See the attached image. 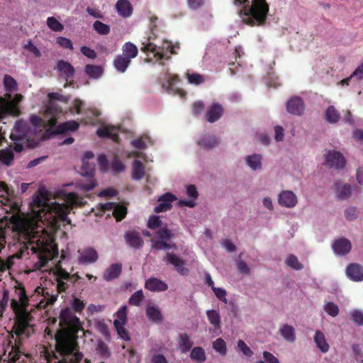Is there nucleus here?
<instances>
[{
  "label": "nucleus",
  "mask_w": 363,
  "mask_h": 363,
  "mask_svg": "<svg viewBox=\"0 0 363 363\" xmlns=\"http://www.w3.org/2000/svg\"><path fill=\"white\" fill-rule=\"evenodd\" d=\"M59 326L55 334V350L62 357L57 363H80L84 354L79 351V333H84L82 323L71 308L61 309Z\"/></svg>",
  "instance_id": "nucleus-1"
},
{
  "label": "nucleus",
  "mask_w": 363,
  "mask_h": 363,
  "mask_svg": "<svg viewBox=\"0 0 363 363\" xmlns=\"http://www.w3.org/2000/svg\"><path fill=\"white\" fill-rule=\"evenodd\" d=\"M50 193L45 189H40L38 194L33 196L30 202V208L32 216L30 232L26 228V224L24 220L13 217V230L21 233L30 234L35 233V230L39 227L38 223H44L49 221L52 218L53 220L59 219L67 224L71 223L70 219L68 218L69 207L66 204H61L56 202L49 203Z\"/></svg>",
  "instance_id": "nucleus-2"
},
{
  "label": "nucleus",
  "mask_w": 363,
  "mask_h": 363,
  "mask_svg": "<svg viewBox=\"0 0 363 363\" xmlns=\"http://www.w3.org/2000/svg\"><path fill=\"white\" fill-rule=\"evenodd\" d=\"M15 296L18 300L12 298L11 301V307L16 315L13 326L14 333L18 337L23 335L29 337L30 330H33L30 322L33 319L28 311L30 300L25 288L21 286L15 288Z\"/></svg>",
  "instance_id": "nucleus-3"
},
{
  "label": "nucleus",
  "mask_w": 363,
  "mask_h": 363,
  "mask_svg": "<svg viewBox=\"0 0 363 363\" xmlns=\"http://www.w3.org/2000/svg\"><path fill=\"white\" fill-rule=\"evenodd\" d=\"M236 6L245 5L240 11V15L250 16L257 23H264L269 12V5L265 0H253L250 6L249 0H234Z\"/></svg>",
  "instance_id": "nucleus-4"
},
{
  "label": "nucleus",
  "mask_w": 363,
  "mask_h": 363,
  "mask_svg": "<svg viewBox=\"0 0 363 363\" xmlns=\"http://www.w3.org/2000/svg\"><path fill=\"white\" fill-rule=\"evenodd\" d=\"M31 242H35V246L32 247V250L35 253H39L41 262H46L58 255V248L52 238L33 235Z\"/></svg>",
  "instance_id": "nucleus-5"
},
{
  "label": "nucleus",
  "mask_w": 363,
  "mask_h": 363,
  "mask_svg": "<svg viewBox=\"0 0 363 363\" xmlns=\"http://www.w3.org/2000/svg\"><path fill=\"white\" fill-rule=\"evenodd\" d=\"M8 101H5L0 97V119L4 118L6 115L13 116H19L21 111L18 104L23 100V96L21 94H17L11 99V94H6Z\"/></svg>",
  "instance_id": "nucleus-6"
},
{
  "label": "nucleus",
  "mask_w": 363,
  "mask_h": 363,
  "mask_svg": "<svg viewBox=\"0 0 363 363\" xmlns=\"http://www.w3.org/2000/svg\"><path fill=\"white\" fill-rule=\"evenodd\" d=\"M94 157L93 152L86 151L82 158V174L91 179L88 182H82L79 184L80 188L85 191H90L97 185L96 181L92 179L94 175V165L88 162V160L94 158Z\"/></svg>",
  "instance_id": "nucleus-7"
},
{
  "label": "nucleus",
  "mask_w": 363,
  "mask_h": 363,
  "mask_svg": "<svg viewBox=\"0 0 363 363\" xmlns=\"http://www.w3.org/2000/svg\"><path fill=\"white\" fill-rule=\"evenodd\" d=\"M155 240H152V248L156 250H162L164 247H167L168 241L174 238V233L169 229L167 223L160 228L155 233Z\"/></svg>",
  "instance_id": "nucleus-8"
},
{
  "label": "nucleus",
  "mask_w": 363,
  "mask_h": 363,
  "mask_svg": "<svg viewBox=\"0 0 363 363\" xmlns=\"http://www.w3.org/2000/svg\"><path fill=\"white\" fill-rule=\"evenodd\" d=\"M150 30L151 35L147 38V40L149 42L141 48V50L147 53V56L149 55V53H152L153 55V58H155L156 61L162 60L164 58L169 59V57H165L166 55L163 53L162 48H161L160 47H157L155 44L150 42L151 40H154L157 37L156 34V32L157 31V25L154 24Z\"/></svg>",
  "instance_id": "nucleus-9"
},
{
  "label": "nucleus",
  "mask_w": 363,
  "mask_h": 363,
  "mask_svg": "<svg viewBox=\"0 0 363 363\" xmlns=\"http://www.w3.org/2000/svg\"><path fill=\"white\" fill-rule=\"evenodd\" d=\"M345 159L343 155L336 150H330L325 156V165L329 168L342 169L345 167Z\"/></svg>",
  "instance_id": "nucleus-10"
},
{
  "label": "nucleus",
  "mask_w": 363,
  "mask_h": 363,
  "mask_svg": "<svg viewBox=\"0 0 363 363\" xmlns=\"http://www.w3.org/2000/svg\"><path fill=\"white\" fill-rule=\"evenodd\" d=\"M167 264H172L174 269L181 275H187L189 270L184 267L185 261L179 256L172 253L167 252L163 259Z\"/></svg>",
  "instance_id": "nucleus-11"
},
{
  "label": "nucleus",
  "mask_w": 363,
  "mask_h": 363,
  "mask_svg": "<svg viewBox=\"0 0 363 363\" xmlns=\"http://www.w3.org/2000/svg\"><path fill=\"white\" fill-rule=\"evenodd\" d=\"M57 281V292L55 294H52L50 297L48 298L47 301H42L40 303L36 304V307L38 308H45L48 305L53 304L57 299L58 294L65 292L69 286L66 280H55Z\"/></svg>",
  "instance_id": "nucleus-12"
},
{
  "label": "nucleus",
  "mask_w": 363,
  "mask_h": 363,
  "mask_svg": "<svg viewBox=\"0 0 363 363\" xmlns=\"http://www.w3.org/2000/svg\"><path fill=\"white\" fill-rule=\"evenodd\" d=\"M177 200V197L171 194L166 193L158 199L159 204L155 207V213L166 212L172 208V203Z\"/></svg>",
  "instance_id": "nucleus-13"
},
{
  "label": "nucleus",
  "mask_w": 363,
  "mask_h": 363,
  "mask_svg": "<svg viewBox=\"0 0 363 363\" xmlns=\"http://www.w3.org/2000/svg\"><path fill=\"white\" fill-rule=\"evenodd\" d=\"M286 109L291 114L301 116L304 111V102L299 96L293 97L286 103Z\"/></svg>",
  "instance_id": "nucleus-14"
},
{
  "label": "nucleus",
  "mask_w": 363,
  "mask_h": 363,
  "mask_svg": "<svg viewBox=\"0 0 363 363\" xmlns=\"http://www.w3.org/2000/svg\"><path fill=\"white\" fill-rule=\"evenodd\" d=\"M297 197L291 191H283L279 195V205L286 208H294L297 203Z\"/></svg>",
  "instance_id": "nucleus-15"
},
{
  "label": "nucleus",
  "mask_w": 363,
  "mask_h": 363,
  "mask_svg": "<svg viewBox=\"0 0 363 363\" xmlns=\"http://www.w3.org/2000/svg\"><path fill=\"white\" fill-rule=\"evenodd\" d=\"M27 133V124L22 121H18L15 123L13 130L11 133L10 138L13 141H21L26 137Z\"/></svg>",
  "instance_id": "nucleus-16"
},
{
  "label": "nucleus",
  "mask_w": 363,
  "mask_h": 363,
  "mask_svg": "<svg viewBox=\"0 0 363 363\" xmlns=\"http://www.w3.org/2000/svg\"><path fill=\"white\" fill-rule=\"evenodd\" d=\"M347 277L353 281H363V267L357 263H351L346 268Z\"/></svg>",
  "instance_id": "nucleus-17"
},
{
  "label": "nucleus",
  "mask_w": 363,
  "mask_h": 363,
  "mask_svg": "<svg viewBox=\"0 0 363 363\" xmlns=\"http://www.w3.org/2000/svg\"><path fill=\"white\" fill-rule=\"evenodd\" d=\"M57 69L66 81L72 79L75 74L74 67L69 62L64 60H60L57 62Z\"/></svg>",
  "instance_id": "nucleus-18"
},
{
  "label": "nucleus",
  "mask_w": 363,
  "mask_h": 363,
  "mask_svg": "<svg viewBox=\"0 0 363 363\" xmlns=\"http://www.w3.org/2000/svg\"><path fill=\"white\" fill-rule=\"evenodd\" d=\"M334 252L338 255H345L349 253L352 249V245L349 240L340 238L334 241L333 244Z\"/></svg>",
  "instance_id": "nucleus-19"
},
{
  "label": "nucleus",
  "mask_w": 363,
  "mask_h": 363,
  "mask_svg": "<svg viewBox=\"0 0 363 363\" xmlns=\"http://www.w3.org/2000/svg\"><path fill=\"white\" fill-rule=\"evenodd\" d=\"M223 114V108L221 105L218 103H213L208 108L205 118L206 121L214 123L219 120Z\"/></svg>",
  "instance_id": "nucleus-20"
},
{
  "label": "nucleus",
  "mask_w": 363,
  "mask_h": 363,
  "mask_svg": "<svg viewBox=\"0 0 363 363\" xmlns=\"http://www.w3.org/2000/svg\"><path fill=\"white\" fill-rule=\"evenodd\" d=\"M278 333L289 343H294L296 340L295 328L289 324H283L280 326Z\"/></svg>",
  "instance_id": "nucleus-21"
},
{
  "label": "nucleus",
  "mask_w": 363,
  "mask_h": 363,
  "mask_svg": "<svg viewBox=\"0 0 363 363\" xmlns=\"http://www.w3.org/2000/svg\"><path fill=\"white\" fill-rule=\"evenodd\" d=\"M96 134L100 138H110L114 142H119L120 138L116 128L112 125L101 127L97 129Z\"/></svg>",
  "instance_id": "nucleus-22"
},
{
  "label": "nucleus",
  "mask_w": 363,
  "mask_h": 363,
  "mask_svg": "<svg viewBox=\"0 0 363 363\" xmlns=\"http://www.w3.org/2000/svg\"><path fill=\"white\" fill-rule=\"evenodd\" d=\"M145 312L148 319L152 322L161 323L163 320L161 310L157 305L152 303L147 305Z\"/></svg>",
  "instance_id": "nucleus-23"
},
{
  "label": "nucleus",
  "mask_w": 363,
  "mask_h": 363,
  "mask_svg": "<svg viewBox=\"0 0 363 363\" xmlns=\"http://www.w3.org/2000/svg\"><path fill=\"white\" fill-rule=\"evenodd\" d=\"M125 240L129 247L138 249L143 247V240L139 233L135 231H128L124 235Z\"/></svg>",
  "instance_id": "nucleus-24"
},
{
  "label": "nucleus",
  "mask_w": 363,
  "mask_h": 363,
  "mask_svg": "<svg viewBox=\"0 0 363 363\" xmlns=\"http://www.w3.org/2000/svg\"><path fill=\"white\" fill-rule=\"evenodd\" d=\"M145 287L150 291H164L167 290V284L155 277L148 279L145 284Z\"/></svg>",
  "instance_id": "nucleus-25"
},
{
  "label": "nucleus",
  "mask_w": 363,
  "mask_h": 363,
  "mask_svg": "<svg viewBox=\"0 0 363 363\" xmlns=\"http://www.w3.org/2000/svg\"><path fill=\"white\" fill-rule=\"evenodd\" d=\"M116 9L124 18L129 17L133 13V6L128 0H118L116 4Z\"/></svg>",
  "instance_id": "nucleus-26"
},
{
  "label": "nucleus",
  "mask_w": 363,
  "mask_h": 363,
  "mask_svg": "<svg viewBox=\"0 0 363 363\" xmlns=\"http://www.w3.org/2000/svg\"><path fill=\"white\" fill-rule=\"evenodd\" d=\"M197 143L201 148L210 150L216 147L219 144V141L214 135H206L202 136Z\"/></svg>",
  "instance_id": "nucleus-27"
},
{
  "label": "nucleus",
  "mask_w": 363,
  "mask_h": 363,
  "mask_svg": "<svg viewBox=\"0 0 363 363\" xmlns=\"http://www.w3.org/2000/svg\"><path fill=\"white\" fill-rule=\"evenodd\" d=\"M98 258L97 252L93 248H88L81 252L79 261L80 263H94L97 261Z\"/></svg>",
  "instance_id": "nucleus-28"
},
{
  "label": "nucleus",
  "mask_w": 363,
  "mask_h": 363,
  "mask_svg": "<svg viewBox=\"0 0 363 363\" xmlns=\"http://www.w3.org/2000/svg\"><path fill=\"white\" fill-rule=\"evenodd\" d=\"M122 272L121 264H112L104 273V279L106 281H111L118 278Z\"/></svg>",
  "instance_id": "nucleus-29"
},
{
  "label": "nucleus",
  "mask_w": 363,
  "mask_h": 363,
  "mask_svg": "<svg viewBox=\"0 0 363 363\" xmlns=\"http://www.w3.org/2000/svg\"><path fill=\"white\" fill-rule=\"evenodd\" d=\"M79 127V123L75 121H65L62 123L59 124L55 131L54 133L55 135L63 134L67 131H75Z\"/></svg>",
  "instance_id": "nucleus-30"
},
{
  "label": "nucleus",
  "mask_w": 363,
  "mask_h": 363,
  "mask_svg": "<svg viewBox=\"0 0 363 363\" xmlns=\"http://www.w3.org/2000/svg\"><path fill=\"white\" fill-rule=\"evenodd\" d=\"M337 196L340 200L347 199L352 194V187L350 184H342L340 182H335Z\"/></svg>",
  "instance_id": "nucleus-31"
},
{
  "label": "nucleus",
  "mask_w": 363,
  "mask_h": 363,
  "mask_svg": "<svg viewBox=\"0 0 363 363\" xmlns=\"http://www.w3.org/2000/svg\"><path fill=\"white\" fill-rule=\"evenodd\" d=\"M186 193L189 197L193 199V200H190V201H182V200L179 201V205L185 206H188V207H191V208L194 207L196 206V203H195L194 200L196 199L199 196V193H198V191H197L196 186L193 184L189 185L186 189Z\"/></svg>",
  "instance_id": "nucleus-32"
},
{
  "label": "nucleus",
  "mask_w": 363,
  "mask_h": 363,
  "mask_svg": "<svg viewBox=\"0 0 363 363\" xmlns=\"http://www.w3.org/2000/svg\"><path fill=\"white\" fill-rule=\"evenodd\" d=\"M179 348L182 353H186L190 350L193 346V342L190 340V337L186 333H181L178 339Z\"/></svg>",
  "instance_id": "nucleus-33"
},
{
  "label": "nucleus",
  "mask_w": 363,
  "mask_h": 363,
  "mask_svg": "<svg viewBox=\"0 0 363 363\" xmlns=\"http://www.w3.org/2000/svg\"><path fill=\"white\" fill-rule=\"evenodd\" d=\"M206 315L209 323L213 326L214 331L220 330V316L216 310H208L206 311Z\"/></svg>",
  "instance_id": "nucleus-34"
},
{
  "label": "nucleus",
  "mask_w": 363,
  "mask_h": 363,
  "mask_svg": "<svg viewBox=\"0 0 363 363\" xmlns=\"http://www.w3.org/2000/svg\"><path fill=\"white\" fill-rule=\"evenodd\" d=\"M145 175V166L139 160H135L133 164L132 179L134 180H140Z\"/></svg>",
  "instance_id": "nucleus-35"
},
{
  "label": "nucleus",
  "mask_w": 363,
  "mask_h": 363,
  "mask_svg": "<svg viewBox=\"0 0 363 363\" xmlns=\"http://www.w3.org/2000/svg\"><path fill=\"white\" fill-rule=\"evenodd\" d=\"M123 55L127 59L131 60V59L135 58L138 53V48L132 43H125L122 48Z\"/></svg>",
  "instance_id": "nucleus-36"
},
{
  "label": "nucleus",
  "mask_w": 363,
  "mask_h": 363,
  "mask_svg": "<svg viewBox=\"0 0 363 363\" xmlns=\"http://www.w3.org/2000/svg\"><path fill=\"white\" fill-rule=\"evenodd\" d=\"M314 341L317 345V347L320 349V350L323 352H327L329 350V345L325 340L324 334L320 331L317 330L315 332L314 336Z\"/></svg>",
  "instance_id": "nucleus-37"
},
{
  "label": "nucleus",
  "mask_w": 363,
  "mask_h": 363,
  "mask_svg": "<svg viewBox=\"0 0 363 363\" xmlns=\"http://www.w3.org/2000/svg\"><path fill=\"white\" fill-rule=\"evenodd\" d=\"M325 118L330 123H336L339 121L340 116L334 106H330L325 111Z\"/></svg>",
  "instance_id": "nucleus-38"
},
{
  "label": "nucleus",
  "mask_w": 363,
  "mask_h": 363,
  "mask_svg": "<svg viewBox=\"0 0 363 363\" xmlns=\"http://www.w3.org/2000/svg\"><path fill=\"white\" fill-rule=\"evenodd\" d=\"M69 307L71 308L73 312L78 314H82L86 306V303L83 300L74 296L69 301Z\"/></svg>",
  "instance_id": "nucleus-39"
},
{
  "label": "nucleus",
  "mask_w": 363,
  "mask_h": 363,
  "mask_svg": "<svg viewBox=\"0 0 363 363\" xmlns=\"http://www.w3.org/2000/svg\"><path fill=\"white\" fill-rule=\"evenodd\" d=\"M247 164L254 171L262 168V156L258 154L249 155L246 158Z\"/></svg>",
  "instance_id": "nucleus-40"
},
{
  "label": "nucleus",
  "mask_w": 363,
  "mask_h": 363,
  "mask_svg": "<svg viewBox=\"0 0 363 363\" xmlns=\"http://www.w3.org/2000/svg\"><path fill=\"white\" fill-rule=\"evenodd\" d=\"M130 64V60L123 55H118L113 61L114 67L120 72H124Z\"/></svg>",
  "instance_id": "nucleus-41"
},
{
  "label": "nucleus",
  "mask_w": 363,
  "mask_h": 363,
  "mask_svg": "<svg viewBox=\"0 0 363 363\" xmlns=\"http://www.w3.org/2000/svg\"><path fill=\"white\" fill-rule=\"evenodd\" d=\"M190 357L196 363H203L206 359V352L201 347L193 348L190 354Z\"/></svg>",
  "instance_id": "nucleus-42"
},
{
  "label": "nucleus",
  "mask_w": 363,
  "mask_h": 363,
  "mask_svg": "<svg viewBox=\"0 0 363 363\" xmlns=\"http://www.w3.org/2000/svg\"><path fill=\"white\" fill-rule=\"evenodd\" d=\"M128 308L123 306L116 313V318L113 321V325H125L128 320L127 318Z\"/></svg>",
  "instance_id": "nucleus-43"
},
{
  "label": "nucleus",
  "mask_w": 363,
  "mask_h": 363,
  "mask_svg": "<svg viewBox=\"0 0 363 363\" xmlns=\"http://www.w3.org/2000/svg\"><path fill=\"white\" fill-rule=\"evenodd\" d=\"M145 299V296L142 289L135 291L128 299V303L131 306H140Z\"/></svg>",
  "instance_id": "nucleus-44"
},
{
  "label": "nucleus",
  "mask_w": 363,
  "mask_h": 363,
  "mask_svg": "<svg viewBox=\"0 0 363 363\" xmlns=\"http://www.w3.org/2000/svg\"><path fill=\"white\" fill-rule=\"evenodd\" d=\"M286 264L295 269L301 270L303 268V265L298 261L297 257L293 254H290L285 260Z\"/></svg>",
  "instance_id": "nucleus-45"
},
{
  "label": "nucleus",
  "mask_w": 363,
  "mask_h": 363,
  "mask_svg": "<svg viewBox=\"0 0 363 363\" xmlns=\"http://www.w3.org/2000/svg\"><path fill=\"white\" fill-rule=\"evenodd\" d=\"M127 215V208L125 206L116 204L114 205L113 216L116 221H121Z\"/></svg>",
  "instance_id": "nucleus-46"
},
{
  "label": "nucleus",
  "mask_w": 363,
  "mask_h": 363,
  "mask_svg": "<svg viewBox=\"0 0 363 363\" xmlns=\"http://www.w3.org/2000/svg\"><path fill=\"white\" fill-rule=\"evenodd\" d=\"M84 71L91 78H98L102 74L101 68L97 65H87L85 66Z\"/></svg>",
  "instance_id": "nucleus-47"
},
{
  "label": "nucleus",
  "mask_w": 363,
  "mask_h": 363,
  "mask_svg": "<svg viewBox=\"0 0 363 363\" xmlns=\"http://www.w3.org/2000/svg\"><path fill=\"white\" fill-rule=\"evenodd\" d=\"M164 224L160 216L152 215L148 218L147 225L151 230H156L157 228H161Z\"/></svg>",
  "instance_id": "nucleus-48"
},
{
  "label": "nucleus",
  "mask_w": 363,
  "mask_h": 363,
  "mask_svg": "<svg viewBox=\"0 0 363 363\" xmlns=\"http://www.w3.org/2000/svg\"><path fill=\"white\" fill-rule=\"evenodd\" d=\"M213 347L221 355H225L227 353V347L225 342L220 337L216 339L213 343Z\"/></svg>",
  "instance_id": "nucleus-49"
},
{
  "label": "nucleus",
  "mask_w": 363,
  "mask_h": 363,
  "mask_svg": "<svg viewBox=\"0 0 363 363\" xmlns=\"http://www.w3.org/2000/svg\"><path fill=\"white\" fill-rule=\"evenodd\" d=\"M4 85L5 89L8 91H13L17 89L16 81L9 75H5L4 78Z\"/></svg>",
  "instance_id": "nucleus-50"
},
{
  "label": "nucleus",
  "mask_w": 363,
  "mask_h": 363,
  "mask_svg": "<svg viewBox=\"0 0 363 363\" xmlns=\"http://www.w3.org/2000/svg\"><path fill=\"white\" fill-rule=\"evenodd\" d=\"M21 355L22 352L20 351L19 346L16 342L14 345H12L11 350L9 354L11 362L13 363L16 362L19 360Z\"/></svg>",
  "instance_id": "nucleus-51"
},
{
  "label": "nucleus",
  "mask_w": 363,
  "mask_h": 363,
  "mask_svg": "<svg viewBox=\"0 0 363 363\" xmlns=\"http://www.w3.org/2000/svg\"><path fill=\"white\" fill-rule=\"evenodd\" d=\"M325 311L332 317H336L340 312L338 306L333 302H328L324 306Z\"/></svg>",
  "instance_id": "nucleus-52"
},
{
  "label": "nucleus",
  "mask_w": 363,
  "mask_h": 363,
  "mask_svg": "<svg viewBox=\"0 0 363 363\" xmlns=\"http://www.w3.org/2000/svg\"><path fill=\"white\" fill-rule=\"evenodd\" d=\"M350 319L357 325H363V313L358 310H354L350 313Z\"/></svg>",
  "instance_id": "nucleus-53"
},
{
  "label": "nucleus",
  "mask_w": 363,
  "mask_h": 363,
  "mask_svg": "<svg viewBox=\"0 0 363 363\" xmlns=\"http://www.w3.org/2000/svg\"><path fill=\"white\" fill-rule=\"evenodd\" d=\"M56 279L55 280H66L69 281L72 280L74 276H71L69 273H68L65 269L62 268H59L56 270L55 272Z\"/></svg>",
  "instance_id": "nucleus-54"
},
{
  "label": "nucleus",
  "mask_w": 363,
  "mask_h": 363,
  "mask_svg": "<svg viewBox=\"0 0 363 363\" xmlns=\"http://www.w3.org/2000/svg\"><path fill=\"white\" fill-rule=\"evenodd\" d=\"M97 352L105 357H108L111 355L110 350L108 345L103 341H100L96 347Z\"/></svg>",
  "instance_id": "nucleus-55"
},
{
  "label": "nucleus",
  "mask_w": 363,
  "mask_h": 363,
  "mask_svg": "<svg viewBox=\"0 0 363 363\" xmlns=\"http://www.w3.org/2000/svg\"><path fill=\"white\" fill-rule=\"evenodd\" d=\"M95 328L104 336L109 335V329L107 324L104 320H99L95 323Z\"/></svg>",
  "instance_id": "nucleus-56"
},
{
  "label": "nucleus",
  "mask_w": 363,
  "mask_h": 363,
  "mask_svg": "<svg viewBox=\"0 0 363 363\" xmlns=\"http://www.w3.org/2000/svg\"><path fill=\"white\" fill-rule=\"evenodd\" d=\"M125 325H114L118 335L121 338L125 341H129L130 340L128 331L125 328Z\"/></svg>",
  "instance_id": "nucleus-57"
},
{
  "label": "nucleus",
  "mask_w": 363,
  "mask_h": 363,
  "mask_svg": "<svg viewBox=\"0 0 363 363\" xmlns=\"http://www.w3.org/2000/svg\"><path fill=\"white\" fill-rule=\"evenodd\" d=\"M238 348L246 357H250L253 354V352L252 351V350L242 340H239L238 341Z\"/></svg>",
  "instance_id": "nucleus-58"
},
{
  "label": "nucleus",
  "mask_w": 363,
  "mask_h": 363,
  "mask_svg": "<svg viewBox=\"0 0 363 363\" xmlns=\"http://www.w3.org/2000/svg\"><path fill=\"white\" fill-rule=\"evenodd\" d=\"M9 299V292L7 289H4L2 291V298L0 300V312L1 315L3 314L4 311H5Z\"/></svg>",
  "instance_id": "nucleus-59"
},
{
  "label": "nucleus",
  "mask_w": 363,
  "mask_h": 363,
  "mask_svg": "<svg viewBox=\"0 0 363 363\" xmlns=\"http://www.w3.org/2000/svg\"><path fill=\"white\" fill-rule=\"evenodd\" d=\"M187 79L190 84H194L196 85L201 84L203 82V78L202 75L197 73L188 74Z\"/></svg>",
  "instance_id": "nucleus-60"
},
{
  "label": "nucleus",
  "mask_w": 363,
  "mask_h": 363,
  "mask_svg": "<svg viewBox=\"0 0 363 363\" xmlns=\"http://www.w3.org/2000/svg\"><path fill=\"white\" fill-rule=\"evenodd\" d=\"M57 43L59 44V45L63 48L69 49L72 50H73V45L72 43V41L65 37H58L57 38Z\"/></svg>",
  "instance_id": "nucleus-61"
},
{
  "label": "nucleus",
  "mask_w": 363,
  "mask_h": 363,
  "mask_svg": "<svg viewBox=\"0 0 363 363\" xmlns=\"http://www.w3.org/2000/svg\"><path fill=\"white\" fill-rule=\"evenodd\" d=\"M216 296L222 302L227 303L226 291L222 288L216 287L213 289Z\"/></svg>",
  "instance_id": "nucleus-62"
},
{
  "label": "nucleus",
  "mask_w": 363,
  "mask_h": 363,
  "mask_svg": "<svg viewBox=\"0 0 363 363\" xmlns=\"http://www.w3.org/2000/svg\"><path fill=\"white\" fill-rule=\"evenodd\" d=\"M236 266L238 271L242 274H249L250 269L247 266V263L241 259H238L236 262Z\"/></svg>",
  "instance_id": "nucleus-63"
},
{
  "label": "nucleus",
  "mask_w": 363,
  "mask_h": 363,
  "mask_svg": "<svg viewBox=\"0 0 363 363\" xmlns=\"http://www.w3.org/2000/svg\"><path fill=\"white\" fill-rule=\"evenodd\" d=\"M188 6L193 11H196L205 4V0H187Z\"/></svg>",
  "instance_id": "nucleus-64"
}]
</instances>
